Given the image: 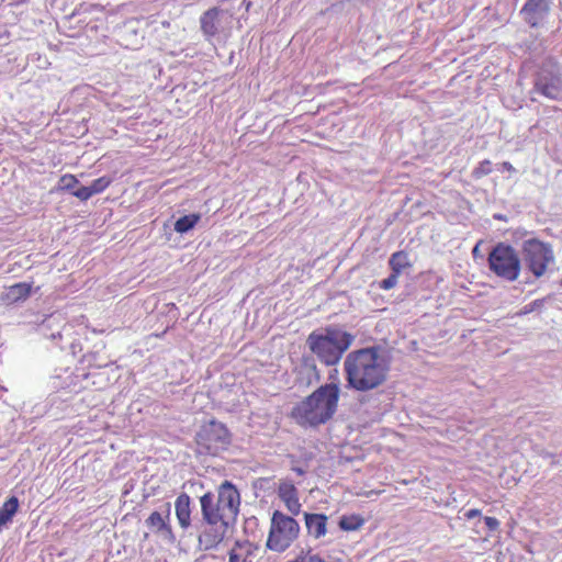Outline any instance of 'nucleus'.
<instances>
[{
    "mask_svg": "<svg viewBox=\"0 0 562 562\" xmlns=\"http://www.w3.org/2000/svg\"><path fill=\"white\" fill-rule=\"evenodd\" d=\"M339 396L340 390L337 384L321 385L293 406L290 417L303 428H316L333 418L338 407Z\"/></svg>",
    "mask_w": 562,
    "mask_h": 562,
    "instance_id": "f257e3e1",
    "label": "nucleus"
},
{
    "mask_svg": "<svg viewBox=\"0 0 562 562\" xmlns=\"http://www.w3.org/2000/svg\"><path fill=\"white\" fill-rule=\"evenodd\" d=\"M387 371V362L375 347L353 352V389L370 390L380 385Z\"/></svg>",
    "mask_w": 562,
    "mask_h": 562,
    "instance_id": "f03ea898",
    "label": "nucleus"
},
{
    "mask_svg": "<svg viewBox=\"0 0 562 562\" xmlns=\"http://www.w3.org/2000/svg\"><path fill=\"white\" fill-rule=\"evenodd\" d=\"M202 518L232 521L239 512L240 495L231 482H223L215 495L206 492L200 497Z\"/></svg>",
    "mask_w": 562,
    "mask_h": 562,
    "instance_id": "7ed1b4c3",
    "label": "nucleus"
},
{
    "mask_svg": "<svg viewBox=\"0 0 562 562\" xmlns=\"http://www.w3.org/2000/svg\"><path fill=\"white\" fill-rule=\"evenodd\" d=\"M310 350L326 366L336 364L350 345V335L336 327L312 331L307 337Z\"/></svg>",
    "mask_w": 562,
    "mask_h": 562,
    "instance_id": "20e7f679",
    "label": "nucleus"
},
{
    "mask_svg": "<svg viewBox=\"0 0 562 562\" xmlns=\"http://www.w3.org/2000/svg\"><path fill=\"white\" fill-rule=\"evenodd\" d=\"M299 532L300 525L294 518L276 510L271 517L267 548L274 552H283L297 538Z\"/></svg>",
    "mask_w": 562,
    "mask_h": 562,
    "instance_id": "39448f33",
    "label": "nucleus"
},
{
    "mask_svg": "<svg viewBox=\"0 0 562 562\" xmlns=\"http://www.w3.org/2000/svg\"><path fill=\"white\" fill-rule=\"evenodd\" d=\"M488 267L497 277L513 282L518 279L521 261L518 252L505 243H498L488 254Z\"/></svg>",
    "mask_w": 562,
    "mask_h": 562,
    "instance_id": "423d86ee",
    "label": "nucleus"
},
{
    "mask_svg": "<svg viewBox=\"0 0 562 562\" xmlns=\"http://www.w3.org/2000/svg\"><path fill=\"white\" fill-rule=\"evenodd\" d=\"M195 442L201 453L216 456L231 443V434L224 424L211 420L200 428Z\"/></svg>",
    "mask_w": 562,
    "mask_h": 562,
    "instance_id": "0eeeda50",
    "label": "nucleus"
},
{
    "mask_svg": "<svg viewBox=\"0 0 562 562\" xmlns=\"http://www.w3.org/2000/svg\"><path fill=\"white\" fill-rule=\"evenodd\" d=\"M533 91L552 100L562 97L561 68L558 63L551 59L542 63L535 78Z\"/></svg>",
    "mask_w": 562,
    "mask_h": 562,
    "instance_id": "6e6552de",
    "label": "nucleus"
},
{
    "mask_svg": "<svg viewBox=\"0 0 562 562\" xmlns=\"http://www.w3.org/2000/svg\"><path fill=\"white\" fill-rule=\"evenodd\" d=\"M522 258L529 270L539 278L544 274L548 263L553 261V254L548 245L532 238L524 241Z\"/></svg>",
    "mask_w": 562,
    "mask_h": 562,
    "instance_id": "1a4fd4ad",
    "label": "nucleus"
},
{
    "mask_svg": "<svg viewBox=\"0 0 562 562\" xmlns=\"http://www.w3.org/2000/svg\"><path fill=\"white\" fill-rule=\"evenodd\" d=\"M229 522L228 520L202 518V528L198 537L200 548L205 551L218 548L228 538Z\"/></svg>",
    "mask_w": 562,
    "mask_h": 562,
    "instance_id": "9d476101",
    "label": "nucleus"
},
{
    "mask_svg": "<svg viewBox=\"0 0 562 562\" xmlns=\"http://www.w3.org/2000/svg\"><path fill=\"white\" fill-rule=\"evenodd\" d=\"M222 13V9L212 7L200 16V29L205 40L210 41L223 31L221 25Z\"/></svg>",
    "mask_w": 562,
    "mask_h": 562,
    "instance_id": "9b49d317",
    "label": "nucleus"
},
{
    "mask_svg": "<svg viewBox=\"0 0 562 562\" xmlns=\"http://www.w3.org/2000/svg\"><path fill=\"white\" fill-rule=\"evenodd\" d=\"M549 0H527L520 14L530 26H537L549 13Z\"/></svg>",
    "mask_w": 562,
    "mask_h": 562,
    "instance_id": "f8f14e48",
    "label": "nucleus"
},
{
    "mask_svg": "<svg viewBox=\"0 0 562 562\" xmlns=\"http://www.w3.org/2000/svg\"><path fill=\"white\" fill-rule=\"evenodd\" d=\"M32 293V283L19 282L9 288L1 294L0 300L4 305H13L23 302Z\"/></svg>",
    "mask_w": 562,
    "mask_h": 562,
    "instance_id": "ddd939ff",
    "label": "nucleus"
},
{
    "mask_svg": "<svg viewBox=\"0 0 562 562\" xmlns=\"http://www.w3.org/2000/svg\"><path fill=\"white\" fill-rule=\"evenodd\" d=\"M304 520L307 533L314 539L324 538L327 533L328 517L324 514L305 513Z\"/></svg>",
    "mask_w": 562,
    "mask_h": 562,
    "instance_id": "4468645a",
    "label": "nucleus"
},
{
    "mask_svg": "<svg viewBox=\"0 0 562 562\" xmlns=\"http://www.w3.org/2000/svg\"><path fill=\"white\" fill-rule=\"evenodd\" d=\"M278 495L292 515L300 514L301 503L299 501L297 491L293 484H281L278 490Z\"/></svg>",
    "mask_w": 562,
    "mask_h": 562,
    "instance_id": "2eb2a0df",
    "label": "nucleus"
},
{
    "mask_svg": "<svg viewBox=\"0 0 562 562\" xmlns=\"http://www.w3.org/2000/svg\"><path fill=\"white\" fill-rule=\"evenodd\" d=\"M190 505H191L190 496L186 493H181L175 502L177 519L179 521V525L184 529H187L191 525Z\"/></svg>",
    "mask_w": 562,
    "mask_h": 562,
    "instance_id": "dca6fc26",
    "label": "nucleus"
},
{
    "mask_svg": "<svg viewBox=\"0 0 562 562\" xmlns=\"http://www.w3.org/2000/svg\"><path fill=\"white\" fill-rule=\"evenodd\" d=\"M169 508L167 509L166 517L159 512H153L146 519V526L154 532L171 536L172 529L166 520L169 519Z\"/></svg>",
    "mask_w": 562,
    "mask_h": 562,
    "instance_id": "f3484780",
    "label": "nucleus"
},
{
    "mask_svg": "<svg viewBox=\"0 0 562 562\" xmlns=\"http://www.w3.org/2000/svg\"><path fill=\"white\" fill-rule=\"evenodd\" d=\"M252 554V544L249 541H236L228 550V562H247Z\"/></svg>",
    "mask_w": 562,
    "mask_h": 562,
    "instance_id": "a211bd4d",
    "label": "nucleus"
},
{
    "mask_svg": "<svg viewBox=\"0 0 562 562\" xmlns=\"http://www.w3.org/2000/svg\"><path fill=\"white\" fill-rule=\"evenodd\" d=\"M19 509V499L15 496L9 497L0 507V526L10 522Z\"/></svg>",
    "mask_w": 562,
    "mask_h": 562,
    "instance_id": "6ab92c4d",
    "label": "nucleus"
},
{
    "mask_svg": "<svg viewBox=\"0 0 562 562\" xmlns=\"http://www.w3.org/2000/svg\"><path fill=\"white\" fill-rule=\"evenodd\" d=\"M201 215L199 213H192L178 218L175 223V231L179 234H184L195 227L200 222Z\"/></svg>",
    "mask_w": 562,
    "mask_h": 562,
    "instance_id": "aec40b11",
    "label": "nucleus"
},
{
    "mask_svg": "<svg viewBox=\"0 0 562 562\" xmlns=\"http://www.w3.org/2000/svg\"><path fill=\"white\" fill-rule=\"evenodd\" d=\"M392 271L400 274L404 269L411 267L408 255L404 251L393 254L389 260Z\"/></svg>",
    "mask_w": 562,
    "mask_h": 562,
    "instance_id": "412c9836",
    "label": "nucleus"
},
{
    "mask_svg": "<svg viewBox=\"0 0 562 562\" xmlns=\"http://www.w3.org/2000/svg\"><path fill=\"white\" fill-rule=\"evenodd\" d=\"M112 183V178L108 176L100 177L92 181L90 184L91 191L94 194L103 192L105 189H108Z\"/></svg>",
    "mask_w": 562,
    "mask_h": 562,
    "instance_id": "4be33fe9",
    "label": "nucleus"
},
{
    "mask_svg": "<svg viewBox=\"0 0 562 562\" xmlns=\"http://www.w3.org/2000/svg\"><path fill=\"white\" fill-rule=\"evenodd\" d=\"M78 179L71 173L63 175L59 179V190L72 191L78 184Z\"/></svg>",
    "mask_w": 562,
    "mask_h": 562,
    "instance_id": "5701e85b",
    "label": "nucleus"
},
{
    "mask_svg": "<svg viewBox=\"0 0 562 562\" xmlns=\"http://www.w3.org/2000/svg\"><path fill=\"white\" fill-rule=\"evenodd\" d=\"M71 194L76 198H78L80 201H87L89 200L93 193L91 191L90 186L89 187H80L77 190L71 191Z\"/></svg>",
    "mask_w": 562,
    "mask_h": 562,
    "instance_id": "b1692460",
    "label": "nucleus"
},
{
    "mask_svg": "<svg viewBox=\"0 0 562 562\" xmlns=\"http://www.w3.org/2000/svg\"><path fill=\"white\" fill-rule=\"evenodd\" d=\"M543 306V300H535L533 302L525 305L517 314L518 315H527L536 310H539Z\"/></svg>",
    "mask_w": 562,
    "mask_h": 562,
    "instance_id": "393cba45",
    "label": "nucleus"
},
{
    "mask_svg": "<svg viewBox=\"0 0 562 562\" xmlns=\"http://www.w3.org/2000/svg\"><path fill=\"white\" fill-rule=\"evenodd\" d=\"M398 276L400 274L392 271V273L386 279L381 281L380 288H382L384 290H390V289L394 288L397 283Z\"/></svg>",
    "mask_w": 562,
    "mask_h": 562,
    "instance_id": "a878e982",
    "label": "nucleus"
},
{
    "mask_svg": "<svg viewBox=\"0 0 562 562\" xmlns=\"http://www.w3.org/2000/svg\"><path fill=\"white\" fill-rule=\"evenodd\" d=\"M338 526L341 530L349 531L351 530V517L350 516H341L338 521Z\"/></svg>",
    "mask_w": 562,
    "mask_h": 562,
    "instance_id": "bb28decb",
    "label": "nucleus"
},
{
    "mask_svg": "<svg viewBox=\"0 0 562 562\" xmlns=\"http://www.w3.org/2000/svg\"><path fill=\"white\" fill-rule=\"evenodd\" d=\"M344 369L346 373V380L351 384V355H348L344 361Z\"/></svg>",
    "mask_w": 562,
    "mask_h": 562,
    "instance_id": "cd10ccee",
    "label": "nucleus"
},
{
    "mask_svg": "<svg viewBox=\"0 0 562 562\" xmlns=\"http://www.w3.org/2000/svg\"><path fill=\"white\" fill-rule=\"evenodd\" d=\"M484 521L490 530H496L499 526V521L494 517H485Z\"/></svg>",
    "mask_w": 562,
    "mask_h": 562,
    "instance_id": "c85d7f7f",
    "label": "nucleus"
},
{
    "mask_svg": "<svg viewBox=\"0 0 562 562\" xmlns=\"http://www.w3.org/2000/svg\"><path fill=\"white\" fill-rule=\"evenodd\" d=\"M490 161L488 160H484L480 164V167L479 169L476 170V172H481V173H488L490 172Z\"/></svg>",
    "mask_w": 562,
    "mask_h": 562,
    "instance_id": "c756f323",
    "label": "nucleus"
},
{
    "mask_svg": "<svg viewBox=\"0 0 562 562\" xmlns=\"http://www.w3.org/2000/svg\"><path fill=\"white\" fill-rule=\"evenodd\" d=\"M481 515V510L479 509H470L468 510L464 516L468 518V519H472V518H475L477 516Z\"/></svg>",
    "mask_w": 562,
    "mask_h": 562,
    "instance_id": "7c9ffc66",
    "label": "nucleus"
},
{
    "mask_svg": "<svg viewBox=\"0 0 562 562\" xmlns=\"http://www.w3.org/2000/svg\"><path fill=\"white\" fill-rule=\"evenodd\" d=\"M363 525V519L353 515V531Z\"/></svg>",
    "mask_w": 562,
    "mask_h": 562,
    "instance_id": "2f4dec72",
    "label": "nucleus"
},
{
    "mask_svg": "<svg viewBox=\"0 0 562 562\" xmlns=\"http://www.w3.org/2000/svg\"><path fill=\"white\" fill-rule=\"evenodd\" d=\"M504 166L508 170L513 169V167H512V165L509 162H504Z\"/></svg>",
    "mask_w": 562,
    "mask_h": 562,
    "instance_id": "473e14b6",
    "label": "nucleus"
},
{
    "mask_svg": "<svg viewBox=\"0 0 562 562\" xmlns=\"http://www.w3.org/2000/svg\"><path fill=\"white\" fill-rule=\"evenodd\" d=\"M473 254H479V245H476L474 248H473Z\"/></svg>",
    "mask_w": 562,
    "mask_h": 562,
    "instance_id": "72a5a7b5",
    "label": "nucleus"
}]
</instances>
